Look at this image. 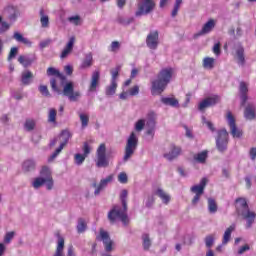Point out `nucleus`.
<instances>
[{"mask_svg":"<svg viewBox=\"0 0 256 256\" xmlns=\"http://www.w3.org/2000/svg\"><path fill=\"white\" fill-rule=\"evenodd\" d=\"M244 118L247 121H253L256 118V106L253 102L246 104L244 109Z\"/></svg>","mask_w":256,"mask_h":256,"instance_id":"nucleus-17","label":"nucleus"},{"mask_svg":"<svg viewBox=\"0 0 256 256\" xmlns=\"http://www.w3.org/2000/svg\"><path fill=\"white\" fill-rule=\"evenodd\" d=\"M154 204H155V196L153 195L148 196L145 204L146 207L148 209H151V207H153Z\"/></svg>","mask_w":256,"mask_h":256,"instance_id":"nucleus-53","label":"nucleus"},{"mask_svg":"<svg viewBox=\"0 0 256 256\" xmlns=\"http://www.w3.org/2000/svg\"><path fill=\"white\" fill-rule=\"evenodd\" d=\"M67 256H75V250L73 249V246L68 247Z\"/></svg>","mask_w":256,"mask_h":256,"instance_id":"nucleus-64","label":"nucleus"},{"mask_svg":"<svg viewBox=\"0 0 256 256\" xmlns=\"http://www.w3.org/2000/svg\"><path fill=\"white\" fill-rule=\"evenodd\" d=\"M205 187H207V178H202L199 185L192 186L190 191L195 195H203L205 193Z\"/></svg>","mask_w":256,"mask_h":256,"instance_id":"nucleus-20","label":"nucleus"},{"mask_svg":"<svg viewBox=\"0 0 256 256\" xmlns=\"http://www.w3.org/2000/svg\"><path fill=\"white\" fill-rule=\"evenodd\" d=\"M219 207L217 206V201L213 198H208V211L209 213L215 214Z\"/></svg>","mask_w":256,"mask_h":256,"instance_id":"nucleus-37","label":"nucleus"},{"mask_svg":"<svg viewBox=\"0 0 256 256\" xmlns=\"http://www.w3.org/2000/svg\"><path fill=\"white\" fill-rule=\"evenodd\" d=\"M24 129L25 131H33L35 129V120L27 119L24 123Z\"/></svg>","mask_w":256,"mask_h":256,"instance_id":"nucleus-45","label":"nucleus"},{"mask_svg":"<svg viewBox=\"0 0 256 256\" xmlns=\"http://www.w3.org/2000/svg\"><path fill=\"white\" fill-rule=\"evenodd\" d=\"M13 237H15V232H7L4 237V243H11V241H13Z\"/></svg>","mask_w":256,"mask_h":256,"instance_id":"nucleus-54","label":"nucleus"},{"mask_svg":"<svg viewBox=\"0 0 256 256\" xmlns=\"http://www.w3.org/2000/svg\"><path fill=\"white\" fill-rule=\"evenodd\" d=\"M249 249H251V248L249 247L248 244L240 247L238 250V255H243V253H245L246 251H249Z\"/></svg>","mask_w":256,"mask_h":256,"instance_id":"nucleus-62","label":"nucleus"},{"mask_svg":"<svg viewBox=\"0 0 256 256\" xmlns=\"http://www.w3.org/2000/svg\"><path fill=\"white\" fill-rule=\"evenodd\" d=\"M39 15H40L41 27L43 29H48V27H49V15L45 14L44 9H40Z\"/></svg>","mask_w":256,"mask_h":256,"instance_id":"nucleus-29","label":"nucleus"},{"mask_svg":"<svg viewBox=\"0 0 256 256\" xmlns=\"http://www.w3.org/2000/svg\"><path fill=\"white\" fill-rule=\"evenodd\" d=\"M73 45H75V37H71L69 39L60 55L61 59H65L71 53V51H73Z\"/></svg>","mask_w":256,"mask_h":256,"instance_id":"nucleus-23","label":"nucleus"},{"mask_svg":"<svg viewBox=\"0 0 256 256\" xmlns=\"http://www.w3.org/2000/svg\"><path fill=\"white\" fill-rule=\"evenodd\" d=\"M239 93H240V99H241V107H245V103H247V93H249V87L247 86V83L240 82L239 86Z\"/></svg>","mask_w":256,"mask_h":256,"instance_id":"nucleus-19","label":"nucleus"},{"mask_svg":"<svg viewBox=\"0 0 256 256\" xmlns=\"http://www.w3.org/2000/svg\"><path fill=\"white\" fill-rule=\"evenodd\" d=\"M18 63L23 67H29L33 63V58L21 55L18 57Z\"/></svg>","mask_w":256,"mask_h":256,"instance_id":"nucleus-34","label":"nucleus"},{"mask_svg":"<svg viewBox=\"0 0 256 256\" xmlns=\"http://www.w3.org/2000/svg\"><path fill=\"white\" fill-rule=\"evenodd\" d=\"M127 195L129 192L127 190H122L120 194V199L122 201L123 209L119 206H114L113 209L108 213V219L111 223H115L119 219L125 225L129 224V217L127 216Z\"/></svg>","mask_w":256,"mask_h":256,"instance_id":"nucleus-2","label":"nucleus"},{"mask_svg":"<svg viewBox=\"0 0 256 256\" xmlns=\"http://www.w3.org/2000/svg\"><path fill=\"white\" fill-rule=\"evenodd\" d=\"M235 231V224H232L229 228L226 229L224 232L222 244L227 245L229 241L231 240V234Z\"/></svg>","mask_w":256,"mask_h":256,"instance_id":"nucleus-30","label":"nucleus"},{"mask_svg":"<svg viewBox=\"0 0 256 256\" xmlns=\"http://www.w3.org/2000/svg\"><path fill=\"white\" fill-rule=\"evenodd\" d=\"M155 0H141L138 3V10L136 11V17H141V15H149L155 11Z\"/></svg>","mask_w":256,"mask_h":256,"instance_id":"nucleus-7","label":"nucleus"},{"mask_svg":"<svg viewBox=\"0 0 256 256\" xmlns=\"http://www.w3.org/2000/svg\"><path fill=\"white\" fill-rule=\"evenodd\" d=\"M5 12L8 13V19L10 21H15V19L19 17V9H17L15 6H8L5 9Z\"/></svg>","mask_w":256,"mask_h":256,"instance_id":"nucleus-25","label":"nucleus"},{"mask_svg":"<svg viewBox=\"0 0 256 256\" xmlns=\"http://www.w3.org/2000/svg\"><path fill=\"white\" fill-rule=\"evenodd\" d=\"M97 239L98 241H101V243H103L106 253H111L115 250V242L111 239V235L109 234V232L104 228L99 229Z\"/></svg>","mask_w":256,"mask_h":256,"instance_id":"nucleus-6","label":"nucleus"},{"mask_svg":"<svg viewBox=\"0 0 256 256\" xmlns=\"http://www.w3.org/2000/svg\"><path fill=\"white\" fill-rule=\"evenodd\" d=\"M50 85H51L53 91H55V93H59V88L57 87V80L55 78H52L50 80Z\"/></svg>","mask_w":256,"mask_h":256,"instance_id":"nucleus-61","label":"nucleus"},{"mask_svg":"<svg viewBox=\"0 0 256 256\" xmlns=\"http://www.w3.org/2000/svg\"><path fill=\"white\" fill-rule=\"evenodd\" d=\"M204 69H213L215 67V58L206 57L203 59Z\"/></svg>","mask_w":256,"mask_h":256,"instance_id":"nucleus-41","label":"nucleus"},{"mask_svg":"<svg viewBox=\"0 0 256 256\" xmlns=\"http://www.w3.org/2000/svg\"><path fill=\"white\" fill-rule=\"evenodd\" d=\"M137 145H139V138H137V134H135V132H132L126 142L123 161H129V159L133 157V154L137 150Z\"/></svg>","mask_w":256,"mask_h":256,"instance_id":"nucleus-5","label":"nucleus"},{"mask_svg":"<svg viewBox=\"0 0 256 256\" xmlns=\"http://www.w3.org/2000/svg\"><path fill=\"white\" fill-rule=\"evenodd\" d=\"M63 249H65V239L59 236L56 251L53 256H63Z\"/></svg>","mask_w":256,"mask_h":256,"instance_id":"nucleus-28","label":"nucleus"},{"mask_svg":"<svg viewBox=\"0 0 256 256\" xmlns=\"http://www.w3.org/2000/svg\"><path fill=\"white\" fill-rule=\"evenodd\" d=\"M68 22L71 23L72 25H81V16L79 15H74V16H70L68 17Z\"/></svg>","mask_w":256,"mask_h":256,"instance_id":"nucleus-47","label":"nucleus"},{"mask_svg":"<svg viewBox=\"0 0 256 256\" xmlns=\"http://www.w3.org/2000/svg\"><path fill=\"white\" fill-rule=\"evenodd\" d=\"M119 49H121V43L119 41H113L109 47L111 53H118Z\"/></svg>","mask_w":256,"mask_h":256,"instance_id":"nucleus-48","label":"nucleus"},{"mask_svg":"<svg viewBox=\"0 0 256 256\" xmlns=\"http://www.w3.org/2000/svg\"><path fill=\"white\" fill-rule=\"evenodd\" d=\"M146 45L148 48L155 51L157 47H159V32L158 31H152L147 35L146 38Z\"/></svg>","mask_w":256,"mask_h":256,"instance_id":"nucleus-15","label":"nucleus"},{"mask_svg":"<svg viewBox=\"0 0 256 256\" xmlns=\"http://www.w3.org/2000/svg\"><path fill=\"white\" fill-rule=\"evenodd\" d=\"M91 65H93V56H91L89 54L82 61L81 65H80V69H88V67H91Z\"/></svg>","mask_w":256,"mask_h":256,"instance_id":"nucleus-39","label":"nucleus"},{"mask_svg":"<svg viewBox=\"0 0 256 256\" xmlns=\"http://www.w3.org/2000/svg\"><path fill=\"white\" fill-rule=\"evenodd\" d=\"M157 119V114L155 112H149L148 113V121L146 123V135L150 137L151 140H153V137H155V120Z\"/></svg>","mask_w":256,"mask_h":256,"instance_id":"nucleus-13","label":"nucleus"},{"mask_svg":"<svg viewBox=\"0 0 256 256\" xmlns=\"http://www.w3.org/2000/svg\"><path fill=\"white\" fill-rule=\"evenodd\" d=\"M236 211L240 217L246 219L247 221V228H251V225L255 222L256 213L254 211L249 210V205L247 204V200L245 198H238L236 199Z\"/></svg>","mask_w":256,"mask_h":256,"instance_id":"nucleus-4","label":"nucleus"},{"mask_svg":"<svg viewBox=\"0 0 256 256\" xmlns=\"http://www.w3.org/2000/svg\"><path fill=\"white\" fill-rule=\"evenodd\" d=\"M63 95L68 97L69 101L75 102L79 101L81 92L73 90V82H67L63 87Z\"/></svg>","mask_w":256,"mask_h":256,"instance_id":"nucleus-11","label":"nucleus"},{"mask_svg":"<svg viewBox=\"0 0 256 256\" xmlns=\"http://www.w3.org/2000/svg\"><path fill=\"white\" fill-rule=\"evenodd\" d=\"M213 53L216 54V55H221V43H216L214 46H213V49H212Z\"/></svg>","mask_w":256,"mask_h":256,"instance_id":"nucleus-60","label":"nucleus"},{"mask_svg":"<svg viewBox=\"0 0 256 256\" xmlns=\"http://www.w3.org/2000/svg\"><path fill=\"white\" fill-rule=\"evenodd\" d=\"M215 25H217V22H215L214 20H209L203 25L202 29L199 32V35H209V33H211L213 29H215Z\"/></svg>","mask_w":256,"mask_h":256,"instance_id":"nucleus-22","label":"nucleus"},{"mask_svg":"<svg viewBox=\"0 0 256 256\" xmlns=\"http://www.w3.org/2000/svg\"><path fill=\"white\" fill-rule=\"evenodd\" d=\"M21 83L23 85H31V83H33V73L29 70L22 72Z\"/></svg>","mask_w":256,"mask_h":256,"instance_id":"nucleus-24","label":"nucleus"},{"mask_svg":"<svg viewBox=\"0 0 256 256\" xmlns=\"http://www.w3.org/2000/svg\"><path fill=\"white\" fill-rule=\"evenodd\" d=\"M116 91H117V82H111L110 85L106 87V95L108 97L115 95Z\"/></svg>","mask_w":256,"mask_h":256,"instance_id":"nucleus-40","label":"nucleus"},{"mask_svg":"<svg viewBox=\"0 0 256 256\" xmlns=\"http://www.w3.org/2000/svg\"><path fill=\"white\" fill-rule=\"evenodd\" d=\"M250 156H251L252 161H255V159H256V148H252L250 150Z\"/></svg>","mask_w":256,"mask_h":256,"instance_id":"nucleus-63","label":"nucleus"},{"mask_svg":"<svg viewBox=\"0 0 256 256\" xmlns=\"http://www.w3.org/2000/svg\"><path fill=\"white\" fill-rule=\"evenodd\" d=\"M221 101V98L218 95L208 97L204 99L198 106L199 111H205L207 107H213V105H217Z\"/></svg>","mask_w":256,"mask_h":256,"instance_id":"nucleus-16","label":"nucleus"},{"mask_svg":"<svg viewBox=\"0 0 256 256\" xmlns=\"http://www.w3.org/2000/svg\"><path fill=\"white\" fill-rule=\"evenodd\" d=\"M143 129H145V120L140 119L135 124V130L141 132Z\"/></svg>","mask_w":256,"mask_h":256,"instance_id":"nucleus-51","label":"nucleus"},{"mask_svg":"<svg viewBox=\"0 0 256 256\" xmlns=\"http://www.w3.org/2000/svg\"><path fill=\"white\" fill-rule=\"evenodd\" d=\"M47 75L49 77L51 76H54V77H58V79H60L62 81V83H65V76L61 73H59V70L53 68V67H50L47 69Z\"/></svg>","mask_w":256,"mask_h":256,"instance_id":"nucleus-31","label":"nucleus"},{"mask_svg":"<svg viewBox=\"0 0 256 256\" xmlns=\"http://www.w3.org/2000/svg\"><path fill=\"white\" fill-rule=\"evenodd\" d=\"M82 151H83V154L77 153L74 155V161L76 165H83V163L85 162V159H87L91 151H93V148L91 147V145H89V143L85 142L83 144Z\"/></svg>","mask_w":256,"mask_h":256,"instance_id":"nucleus-12","label":"nucleus"},{"mask_svg":"<svg viewBox=\"0 0 256 256\" xmlns=\"http://www.w3.org/2000/svg\"><path fill=\"white\" fill-rule=\"evenodd\" d=\"M161 102L164 105H170V107H177L179 105V101L175 98L162 97Z\"/></svg>","mask_w":256,"mask_h":256,"instance_id":"nucleus-35","label":"nucleus"},{"mask_svg":"<svg viewBox=\"0 0 256 256\" xmlns=\"http://www.w3.org/2000/svg\"><path fill=\"white\" fill-rule=\"evenodd\" d=\"M38 89H39L41 95H43L44 97H49V89L47 88L46 85H41V86H39Z\"/></svg>","mask_w":256,"mask_h":256,"instance_id":"nucleus-55","label":"nucleus"},{"mask_svg":"<svg viewBox=\"0 0 256 256\" xmlns=\"http://www.w3.org/2000/svg\"><path fill=\"white\" fill-rule=\"evenodd\" d=\"M97 167H109V157L107 156V145L101 143L97 149Z\"/></svg>","mask_w":256,"mask_h":256,"instance_id":"nucleus-9","label":"nucleus"},{"mask_svg":"<svg viewBox=\"0 0 256 256\" xmlns=\"http://www.w3.org/2000/svg\"><path fill=\"white\" fill-rule=\"evenodd\" d=\"M118 181H119V183H123V184L127 183V181H128L127 173L121 172V173L118 175Z\"/></svg>","mask_w":256,"mask_h":256,"instance_id":"nucleus-56","label":"nucleus"},{"mask_svg":"<svg viewBox=\"0 0 256 256\" xmlns=\"http://www.w3.org/2000/svg\"><path fill=\"white\" fill-rule=\"evenodd\" d=\"M234 57L238 65H245V48H243L241 45H237L235 47Z\"/></svg>","mask_w":256,"mask_h":256,"instance_id":"nucleus-18","label":"nucleus"},{"mask_svg":"<svg viewBox=\"0 0 256 256\" xmlns=\"http://www.w3.org/2000/svg\"><path fill=\"white\" fill-rule=\"evenodd\" d=\"M43 185H46L48 191L53 189V176H51V168L48 166H43L40 171V176L34 178L32 181V187H34V189H39L43 187Z\"/></svg>","mask_w":256,"mask_h":256,"instance_id":"nucleus-3","label":"nucleus"},{"mask_svg":"<svg viewBox=\"0 0 256 256\" xmlns=\"http://www.w3.org/2000/svg\"><path fill=\"white\" fill-rule=\"evenodd\" d=\"M111 181H113V176H107L105 179H102L98 184L97 193H101V191H103Z\"/></svg>","mask_w":256,"mask_h":256,"instance_id":"nucleus-32","label":"nucleus"},{"mask_svg":"<svg viewBox=\"0 0 256 256\" xmlns=\"http://www.w3.org/2000/svg\"><path fill=\"white\" fill-rule=\"evenodd\" d=\"M154 195H157V197H160V199L162 200V202L165 205H167L169 203V201H171V196H169V194H166V192L161 188H158L154 192Z\"/></svg>","mask_w":256,"mask_h":256,"instance_id":"nucleus-27","label":"nucleus"},{"mask_svg":"<svg viewBox=\"0 0 256 256\" xmlns=\"http://www.w3.org/2000/svg\"><path fill=\"white\" fill-rule=\"evenodd\" d=\"M17 51H19V48L12 47L8 56V61H11V59H14V57L17 56Z\"/></svg>","mask_w":256,"mask_h":256,"instance_id":"nucleus-57","label":"nucleus"},{"mask_svg":"<svg viewBox=\"0 0 256 256\" xmlns=\"http://www.w3.org/2000/svg\"><path fill=\"white\" fill-rule=\"evenodd\" d=\"M229 144V132L222 129L218 132V137L216 139V147L220 153L227 151V145Z\"/></svg>","mask_w":256,"mask_h":256,"instance_id":"nucleus-10","label":"nucleus"},{"mask_svg":"<svg viewBox=\"0 0 256 256\" xmlns=\"http://www.w3.org/2000/svg\"><path fill=\"white\" fill-rule=\"evenodd\" d=\"M97 89V72H94L92 75V82L90 85V91H95Z\"/></svg>","mask_w":256,"mask_h":256,"instance_id":"nucleus-52","label":"nucleus"},{"mask_svg":"<svg viewBox=\"0 0 256 256\" xmlns=\"http://www.w3.org/2000/svg\"><path fill=\"white\" fill-rule=\"evenodd\" d=\"M142 241L144 250L149 251V248L151 247V238H149V234H143Z\"/></svg>","mask_w":256,"mask_h":256,"instance_id":"nucleus-43","label":"nucleus"},{"mask_svg":"<svg viewBox=\"0 0 256 256\" xmlns=\"http://www.w3.org/2000/svg\"><path fill=\"white\" fill-rule=\"evenodd\" d=\"M213 243H215V236L213 235L206 236L205 244H206V247H208V249L213 247Z\"/></svg>","mask_w":256,"mask_h":256,"instance_id":"nucleus-50","label":"nucleus"},{"mask_svg":"<svg viewBox=\"0 0 256 256\" xmlns=\"http://www.w3.org/2000/svg\"><path fill=\"white\" fill-rule=\"evenodd\" d=\"M121 71V65H117L115 68L111 70V82L117 83V78L119 77V72Z\"/></svg>","mask_w":256,"mask_h":256,"instance_id":"nucleus-42","label":"nucleus"},{"mask_svg":"<svg viewBox=\"0 0 256 256\" xmlns=\"http://www.w3.org/2000/svg\"><path fill=\"white\" fill-rule=\"evenodd\" d=\"M207 157H209L207 150L194 154L193 159L196 163L205 164L207 161Z\"/></svg>","mask_w":256,"mask_h":256,"instance_id":"nucleus-26","label":"nucleus"},{"mask_svg":"<svg viewBox=\"0 0 256 256\" xmlns=\"http://www.w3.org/2000/svg\"><path fill=\"white\" fill-rule=\"evenodd\" d=\"M202 123L204 125H207L208 129H210V131H215V127H213V123H211L210 121H207V118L202 117Z\"/></svg>","mask_w":256,"mask_h":256,"instance_id":"nucleus-59","label":"nucleus"},{"mask_svg":"<svg viewBox=\"0 0 256 256\" xmlns=\"http://www.w3.org/2000/svg\"><path fill=\"white\" fill-rule=\"evenodd\" d=\"M80 121L82 123V129H85L89 125V116L87 114H80Z\"/></svg>","mask_w":256,"mask_h":256,"instance_id":"nucleus-49","label":"nucleus"},{"mask_svg":"<svg viewBox=\"0 0 256 256\" xmlns=\"http://www.w3.org/2000/svg\"><path fill=\"white\" fill-rule=\"evenodd\" d=\"M60 141V146L55 150V152L48 158V163H51L61 151H63V148L69 143V139H71V133L68 130H63L61 134L58 137Z\"/></svg>","mask_w":256,"mask_h":256,"instance_id":"nucleus-8","label":"nucleus"},{"mask_svg":"<svg viewBox=\"0 0 256 256\" xmlns=\"http://www.w3.org/2000/svg\"><path fill=\"white\" fill-rule=\"evenodd\" d=\"M171 77H173V68L162 69L159 72L157 79L151 81L152 95H161L167 88V85L171 82Z\"/></svg>","mask_w":256,"mask_h":256,"instance_id":"nucleus-1","label":"nucleus"},{"mask_svg":"<svg viewBox=\"0 0 256 256\" xmlns=\"http://www.w3.org/2000/svg\"><path fill=\"white\" fill-rule=\"evenodd\" d=\"M227 121L230 127V133L232 137H236L237 139L242 137L243 132L239 128H237V124H235V118L233 117V114H231V112L227 113Z\"/></svg>","mask_w":256,"mask_h":256,"instance_id":"nucleus-14","label":"nucleus"},{"mask_svg":"<svg viewBox=\"0 0 256 256\" xmlns=\"http://www.w3.org/2000/svg\"><path fill=\"white\" fill-rule=\"evenodd\" d=\"M3 18L0 16V35L9 31L11 24L7 22H2Z\"/></svg>","mask_w":256,"mask_h":256,"instance_id":"nucleus-46","label":"nucleus"},{"mask_svg":"<svg viewBox=\"0 0 256 256\" xmlns=\"http://www.w3.org/2000/svg\"><path fill=\"white\" fill-rule=\"evenodd\" d=\"M129 95H131L132 97H135V95H139V86L136 85V86L130 88Z\"/></svg>","mask_w":256,"mask_h":256,"instance_id":"nucleus-58","label":"nucleus"},{"mask_svg":"<svg viewBox=\"0 0 256 256\" xmlns=\"http://www.w3.org/2000/svg\"><path fill=\"white\" fill-rule=\"evenodd\" d=\"M57 121V110L51 108L48 113V122L56 123Z\"/></svg>","mask_w":256,"mask_h":256,"instance_id":"nucleus-44","label":"nucleus"},{"mask_svg":"<svg viewBox=\"0 0 256 256\" xmlns=\"http://www.w3.org/2000/svg\"><path fill=\"white\" fill-rule=\"evenodd\" d=\"M76 229L78 233H85V231H87V222L85 221V219L83 218L78 219V224L76 226Z\"/></svg>","mask_w":256,"mask_h":256,"instance_id":"nucleus-38","label":"nucleus"},{"mask_svg":"<svg viewBox=\"0 0 256 256\" xmlns=\"http://www.w3.org/2000/svg\"><path fill=\"white\" fill-rule=\"evenodd\" d=\"M179 155H181V147L173 146L169 152L164 153L163 157L164 159H167V161H173L174 159H177Z\"/></svg>","mask_w":256,"mask_h":256,"instance_id":"nucleus-21","label":"nucleus"},{"mask_svg":"<svg viewBox=\"0 0 256 256\" xmlns=\"http://www.w3.org/2000/svg\"><path fill=\"white\" fill-rule=\"evenodd\" d=\"M13 38L18 42V43H23L24 45H28L31 47V41L25 37L22 36L21 33L15 32L13 35Z\"/></svg>","mask_w":256,"mask_h":256,"instance_id":"nucleus-33","label":"nucleus"},{"mask_svg":"<svg viewBox=\"0 0 256 256\" xmlns=\"http://www.w3.org/2000/svg\"><path fill=\"white\" fill-rule=\"evenodd\" d=\"M22 169L23 171H33V169H35V160L28 159L24 161L22 164Z\"/></svg>","mask_w":256,"mask_h":256,"instance_id":"nucleus-36","label":"nucleus"}]
</instances>
